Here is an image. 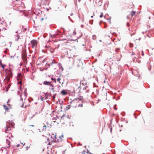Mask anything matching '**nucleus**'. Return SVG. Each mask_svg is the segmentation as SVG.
Here are the masks:
<instances>
[{"instance_id":"aec40b11","label":"nucleus","mask_w":154,"mask_h":154,"mask_svg":"<svg viewBox=\"0 0 154 154\" xmlns=\"http://www.w3.org/2000/svg\"><path fill=\"white\" fill-rule=\"evenodd\" d=\"M10 142H8V146H6V147L7 148H9L10 147Z\"/></svg>"},{"instance_id":"7ed1b4c3","label":"nucleus","mask_w":154,"mask_h":154,"mask_svg":"<svg viewBox=\"0 0 154 154\" xmlns=\"http://www.w3.org/2000/svg\"><path fill=\"white\" fill-rule=\"evenodd\" d=\"M49 126H48V124L47 125H45L44 124H43L41 125L40 127V128L39 129L40 131H46V128H49Z\"/></svg>"},{"instance_id":"6e6552de","label":"nucleus","mask_w":154,"mask_h":154,"mask_svg":"<svg viewBox=\"0 0 154 154\" xmlns=\"http://www.w3.org/2000/svg\"><path fill=\"white\" fill-rule=\"evenodd\" d=\"M26 49H24L22 51V57H26Z\"/></svg>"},{"instance_id":"423d86ee","label":"nucleus","mask_w":154,"mask_h":154,"mask_svg":"<svg viewBox=\"0 0 154 154\" xmlns=\"http://www.w3.org/2000/svg\"><path fill=\"white\" fill-rule=\"evenodd\" d=\"M17 37H18V38L15 40L16 41H17L18 42L21 43L24 41V39L23 37H18V35H17Z\"/></svg>"},{"instance_id":"1a4fd4ad","label":"nucleus","mask_w":154,"mask_h":154,"mask_svg":"<svg viewBox=\"0 0 154 154\" xmlns=\"http://www.w3.org/2000/svg\"><path fill=\"white\" fill-rule=\"evenodd\" d=\"M22 59L25 64H26L27 62L26 57H22Z\"/></svg>"},{"instance_id":"4468645a","label":"nucleus","mask_w":154,"mask_h":154,"mask_svg":"<svg viewBox=\"0 0 154 154\" xmlns=\"http://www.w3.org/2000/svg\"><path fill=\"white\" fill-rule=\"evenodd\" d=\"M136 13V12L135 11H132L131 13L130 14L131 15L132 17H133V16L135 15Z\"/></svg>"},{"instance_id":"bb28decb","label":"nucleus","mask_w":154,"mask_h":154,"mask_svg":"<svg viewBox=\"0 0 154 154\" xmlns=\"http://www.w3.org/2000/svg\"><path fill=\"white\" fill-rule=\"evenodd\" d=\"M127 26H129L130 25V24L128 23H127Z\"/></svg>"},{"instance_id":"cd10ccee","label":"nucleus","mask_w":154,"mask_h":154,"mask_svg":"<svg viewBox=\"0 0 154 154\" xmlns=\"http://www.w3.org/2000/svg\"><path fill=\"white\" fill-rule=\"evenodd\" d=\"M127 19H128L129 18V15H128L127 17Z\"/></svg>"},{"instance_id":"72a5a7b5","label":"nucleus","mask_w":154,"mask_h":154,"mask_svg":"<svg viewBox=\"0 0 154 154\" xmlns=\"http://www.w3.org/2000/svg\"><path fill=\"white\" fill-rule=\"evenodd\" d=\"M142 55L143 56V51H142Z\"/></svg>"},{"instance_id":"6ab92c4d","label":"nucleus","mask_w":154,"mask_h":154,"mask_svg":"<svg viewBox=\"0 0 154 154\" xmlns=\"http://www.w3.org/2000/svg\"><path fill=\"white\" fill-rule=\"evenodd\" d=\"M11 86V85L10 84H9L8 85V86L6 87V91H8V89L10 88Z\"/></svg>"},{"instance_id":"7c9ffc66","label":"nucleus","mask_w":154,"mask_h":154,"mask_svg":"<svg viewBox=\"0 0 154 154\" xmlns=\"http://www.w3.org/2000/svg\"><path fill=\"white\" fill-rule=\"evenodd\" d=\"M18 2V1L17 0H14V2Z\"/></svg>"},{"instance_id":"a878e982","label":"nucleus","mask_w":154,"mask_h":154,"mask_svg":"<svg viewBox=\"0 0 154 154\" xmlns=\"http://www.w3.org/2000/svg\"><path fill=\"white\" fill-rule=\"evenodd\" d=\"M1 66L2 67L3 69H4V67L5 66V65H2Z\"/></svg>"},{"instance_id":"c9c22d12","label":"nucleus","mask_w":154,"mask_h":154,"mask_svg":"<svg viewBox=\"0 0 154 154\" xmlns=\"http://www.w3.org/2000/svg\"><path fill=\"white\" fill-rule=\"evenodd\" d=\"M63 82H62V84H63Z\"/></svg>"},{"instance_id":"4be33fe9","label":"nucleus","mask_w":154,"mask_h":154,"mask_svg":"<svg viewBox=\"0 0 154 154\" xmlns=\"http://www.w3.org/2000/svg\"><path fill=\"white\" fill-rule=\"evenodd\" d=\"M10 102V100H8L7 102V104L9 106H10V104H9V103Z\"/></svg>"},{"instance_id":"0eeeda50","label":"nucleus","mask_w":154,"mask_h":154,"mask_svg":"<svg viewBox=\"0 0 154 154\" xmlns=\"http://www.w3.org/2000/svg\"><path fill=\"white\" fill-rule=\"evenodd\" d=\"M9 76L7 75L5 79V81H6L7 83L9 81L10 79V76H11V73H9Z\"/></svg>"},{"instance_id":"9b49d317","label":"nucleus","mask_w":154,"mask_h":154,"mask_svg":"<svg viewBox=\"0 0 154 154\" xmlns=\"http://www.w3.org/2000/svg\"><path fill=\"white\" fill-rule=\"evenodd\" d=\"M61 94L63 95H65L67 94V92L65 90H63L61 92Z\"/></svg>"},{"instance_id":"b1692460","label":"nucleus","mask_w":154,"mask_h":154,"mask_svg":"<svg viewBox=\"0 0 154 154\" xmlns=\"http://www.w3.org/2000/svg\"><path fill=\"white\" fill-rule=\"evenodd\" d=\"M103 13H101V15H100V18H102L103 17Z\"/></svg>"},{"instance_id":"c85d7f7f","label":"nucleus","mask_w":154,"mask_h":154,"mask_svg":"<svg viewBox=\"0 0 154 154\" xmlns=\"http://www.w3.org/2000/svg\"><path fill=\"white\" fill-rule=\"evenodd\" d=\"M2 64H3L1 62V61H0V65H2Z\"/></svg>"},{"instance_id":"39448f33","label":"nucleus","mask_w":154,"mask_h":154,"mask_svg":"<svg viewBox=\"0 0 154 154\" xmlns=\"http://www.w3.org/2000/svg\"><path fill=\"white\" fill-rule=\"evenodd\" d=\"M136 29L135 27H131V29H129V30L131 33V35H134L136 33Z\"/></svg>"},{"instance_id":"f03ea898","label":"nucleus","mask_w":154,"mask_h":154,"mask_svg":"<svg viewBox=\"0 0 154 154\" xmlns=\"http://www.w3.org/2000/svg\"><path fill=\"white\" fill-rule=\"evenodd\" d=\"M6 124V126L5 128V132L7 133L8 131H11V129L14 128V123L13 122H7Z\"/></svg>"},{"instance_id":"e433bc0d","label":"nucleus","mask_w":154,"mask_h":154,"mask_svg":"<svg viewBox=\"0 0 154 154\" xmlns=\"http://www.w3.org/2000/svg\"><path fill=\"white\" fill-rule=\"evenodd\" d=\"M81 105V106H82V105Z\"/></svg>"},{"instance_id":"9d476101","label":"nucleus","mask_w":154,"mask_h":154,"mask_svg":"<svg viewBox=\"0 0 154 154\" xmlns=\"http://www.w3.org/2000/svg\"><path fill=\"white\" fill-rule=\"evenodd\" d=\"M63 136L61 135V136L59 137L58 139L57 140V141L58 142H61L63 140Z\"/></svg>"},{"instance_id":"412c9836","label":"nucleus","mask_w":154,"mask_h":154,"mask_svg":"<svg viewBox=\"0 0 154 154\" xmlns=\"http://www.w3.org/2000/svg\"><path fill=\"white\" fill-rule=\"evenodd\" d=\"M51 79L53 81H54V82L56 83V79H54L53 78H51Z\"/></svg>"},{"instance_id":"dca6fc26","label":"nucleus","mask_w":154,"mask_h":154,"mask_svg":"<svg viewBox=\"0 0 154 154\" xmlns=\"http://www.w3.org/2000/svg\"><path fill=\"white\" fill-rule=\"evenodd\" d=\"M47 140H48V141L49 142L48 143V144L49 145H51L54 142V141H51V142H50L49 141V138H48Z\"/></svg>"},{"instance_id":"f8f14e48","label":"nucleus","mask_w":154,"mask_h":154,"mask_svg":"<svg viewBox=\"0 0 154 154\" xmlns=\"http://www.w3.org/2000/svg\"><path fill=\"white\" fill-rule=\"evenodd\" d=\"M51 82H47L45 81L44 82L43 84L45 85H50Z\"/></svg>"},{"instance_id":"c756f323","label":"nucleus","mask_w":154,"mask_h":154,"mask_svg":"<svg viewBox=\"0 0 154 154\" xmlns=\"http://www.w3.org/2000/svg\"><path fill=\"white\" fill-rule=\"evenodd\" d=\"M32 117H31L30 118V122H31V120H32Z\"/></svg>"},{"instance_id":"473e14b6","label":"nucleus","mask_w":154,"mask_h":154,"mask_svg":"<svg viewBox=\"0 0 154 154\" xmlns=\"http://www.w3.org/2000/svg\"><path fill=\"white\" fill-rule=\"evenodd\" d=\"M132 55H134V54H134V53H132Z\"/></svg>"},{"instance_id":"5701e85b","label":"nucleus","mask_w":154,"mask_h":154,"mask_svg":"<svg viewBox=\"0 0 154 154\" xmlns=\"http://www.w3.org/2000/svg\"><path fill=\"white\" fill-rule=\"evenodd\" d=\"M28 126L29 127H34V125H29Z\"/></svg>"},{"instance_id":"393cba45","label":"nucleus","mask_w":154,"mask_h":154,"mask_svg":"<svg viewBox=\"0 0 154 154\" xmlns=\"http://www.w3.org/2000/svg\"><path fill=\"white\" fill-rule=\"evenodd\" d=\"M55 95H56V94H54V95H53V99L54 100V98H55Z\"/></svg>"},{"instance_id":"20e7f679","label":"nucleus","mask_w":154,"mask_h":154,"mask_svg":"<svg viewBox=\"0 0 154 154\" xmlns=\"http://www.w3.org/2000/svg\"><path fill=\"white\" fill-rule=\"evenodd\" d=\"M30 44L33 48H35L37 47V42L35 40H32L31 41Z\"/></svg>"},{"instance_id":"2eb2a0df","label":"nucleus","mask_w":154,"mask_h":154,"mask_svg":"<svg viewBox=\"0 0 154 154\" xmlns=\"http://www.w3.org/2000/svg\"><path fill=\"white\" fill-rule=\"evenodd\" d=\"M61 80V76H60L57 79V81L59 83H61L60 80Z\"/></svg>"},{"instance_id":"f704fd0d","label":"nucleus","mask_w":154,"mask_h":154,"mask_svg":"<svg viewBox=\"0 0 154 154\" xmlns=\"http://www.w3.org/2000/svg\"><path fill=\"white\" fill-rule=\"evenodd\" d=\"M91 18L93 17V16H91Z\"/></svg>"},{"instance_id":"ddd939ff","label":"nucleus","mask_w":154,"mask_h":154,"mask_svg":"<svg viewBox=\"0 0 154 154\" xmlns=\"http://www.w3.org/2000/svg\"><path fill=\"white\" fill-rule=\"evenodd\" d=\"M80 154H92L91 153L89 152H86L85 151H83L81 152Z\"/></svg>"},{"instance_id":"2f4dec72","label":"nucleus","mask_w":154,"mask_h":154,"mask_svg":"<svg viewBox=\"0 0 154 154\" xmlns=\"http://www.w3.org/2000/svg\"><path fill=\"white\" fill-rule=\"evenodd\" d=\"M23 103L22 105L21 106L23 107Z\"/></svg>"},{"instance_id":"a211bd4d","label":"nucleus","mask_w":154,"mask_h":154,"mask_svg":"<svg viewBox=\"0 0 154 154\" xmlns=\"http://www.w3.org/2000/svg\"><path fill=\"white\" fill-rule=\"evenodd\" d=\"M4 109L6 111H7L8 110V107L5 105H3Z\"/></svg>"},{"instance_id":"f3484780","label":"nucleus","mask_w":154,"mask_h":154,"mask_svg":"<svg viewBox=\"0 0 154 154\" xmlns=\"http://www.w3.org/2000/svg\"><path fill=\"white\" fill-rule=\"evenodd\" d=\"M50 85V87L51 88V89L52 90V91L53 92H54V85L53 84H51Z\"/></svg>"},{"instance_id":"f257e3e1","label":"nucleus","mask_w":154,"mask_h":154,"mask_svg":"<svg viewBox=\"0 0 154 154\" xmlns=\"http://www.w3.org/2000/svg\"><path fill=\"white\" fill-rule=\"evenodd\" d=\"M81 99L80 98H76L71 102V104L70 105H68L67 106L66 108L68 109H69L70 108L71 106H72L73 107H74V105H75V107H76L78 105V103L79 102V101H81Z\"/></svg>"}]
</instances>
